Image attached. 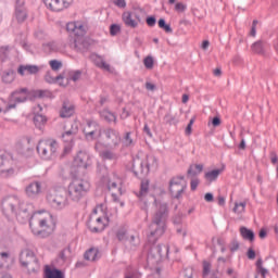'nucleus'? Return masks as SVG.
<instances>
[{
  "mask_svg": "<svg viewBox=\"0 0 278 278\" xmlns=\"http://www.w3.org/2000/svg\"><path fill=\"white\" fill-rule=\"evenodd\" d=\"M154 205L156 211L152 216V223L149 227L150 233L148 235V242L152 244L148 253V262H151V264H157V262L162 261L164 254L168 255V245L155 244V242H157V238L164 236V231H166L168 203L159 202L157 199H154Z\"/></svg>",
  "mask_w": 278,
  "mask_h": 278,
  "instance_id": "nucleus-1",
  "label": "nucleus"
},
{
  "mask_svg": "<svg viewBox=\"0 0 278 278\" xmlns=\"http://www.w3.org/2000/svg\"><path fill=\"white\" fill-rule=\"evenodd\" d=\"M2 212L7 216H23L29 218V212L24 203H21L18 197L10 195L2 200Z\"/></svg>",
  "mask_w": 278,
  "mask_h": 278,
  "instance_id": "nucleus-2",
  "label": "nucleus"
},
{
  "mask_svg": "<svg viewBox=\"0 0 278 278\" xmlns=\"http://www.w3.org/2000/svg\"><path fill=\"white\" fill-rule=\"evenodd\" d=\"M47 203L53 207V210H64L68 205V191L66 189L59 187L52 189L47 194Z\"/></svg>",
  "mask_w": 278,
  "mask_h": 278,
  "instance_id": "nucleus-3",
  "label": "nucleus"
},
{
  "mask_svg": "<svg viewBox=\"0 0 278 278\" xmlns=\"http://www.w3.org/2000/svg\"><path fill=\"white\" fill-rule=\"evenodd\" d=\"M90 190V182L86 179H74L67 190V194L72 201L79 203Z\"/></svg>",
  "mask_w": 278,
  "mask_h": 278,
  "instance_id": "nucleus-4",
  "label": "nucleus"
},
{
  "mask_svg": "<svg viewBox=\"0 0 278 278\" xmlns=\"http://www.w3.org/2000/svg\"><path fill=\"white\" fill-rule=\"evenodd\" d=\"M66 30L70 31V34H74L76 38L74 39L73 47L76 51H84L86 48V43H84V36H86V28L84 25L70 22L66 25Z\"/></svg>",
  "mask_w": 278,
  "mask_h": 278,
  "instance_id": "nucleus-5",
  "label": "nucleus"
},
{
  "mask_svg": "<svg viewBox=\"0 0 278 278\" xmlns=\"http://www.w3.org/2000/svg\"><path fill=\"white\" fill-rule=\"evenodd\" d=\"M20 263L24 268H28V273H38V270H40V263L38 262L36 254L29 249L21 252Z\"/></svg>",
  "mask_w": 278,
  "mask_h": 278,
  "instance_id": "nucleus-6",
  "label": "nucleus"
},
{
  "mask_svg": "<svg viewBox=\"0 0 278 278\" xmlns=\"http://www.w3.org/2000/svg\"><path fill=\"white\" fill-rule=\"evenodd\" d=\"M151 162L155 163V157L148 156L146 159H134L132 160V173L135 177H147L151 170Z\"/></svg>",
  "mask_w": 278,
  "mask_h": 278,
  "instance_id": "nucleus-7",
  "label": "nucleus"
},
{
  "mask_svg": "<svg viewBox=\"0 0 278 278\" xmlns=\"http://www.w3.org/2000/svg\"><path fill=\"white\" fill-rule=\"evenodd\" d=\"M29 94V89L21 88L13 91L9 97V103L3 111V114H8L10 110H15L18 103H25L27 101V96Z\"/></svg>",
  "mask_w": 278,
  "mask_h": 278,
  "instance_id": "nucleus-8",
  "label": "nucleus"
},
{
  "mask_svg": "<svg viewBox=\"0 0 278 278\" xmlns=\"http://www.w3.org/2000/svg\"><path fill=\"white\" fill-rule=\"evenodd\" d=\"M58 151V141L41 140L37 146V152L43 160H51Z\"/></svg>",
  "mask_w": 278,
  "mask_h": 278,
  "instance_id": "nucleus-9",
  "label": "nucleus"
},
{
  "mask_svg": "<svg viewBox=\"0 0 278 278\" xmlns=\"http://www.w3.org/2000/svg\"><path fill=\"white\" fill-rule=\"evenodd\" d=\"M186 177L184 176H176L169 180V192L173 199H181V194L186 192L188 188V184H186Z\"/></svg>",
  "mask_w": 278,
  "mask_h": 278,
  "instance_id": "nucleus-10",
  "label": "nucleus"
},
{
  "mask_svg": "<svg viewBox=\"0 0 278 278\" xmlns=\"http://www.w3.org/2000/svg\"><path fill=\"white\" fill-rule=\"evenodd\" d=\"M38 225L39 227L36 226V224L34 223V217H31L29 222V227L34 236H40L41 238H47L51 236V233L53 232V228L49 226V222L47 219L45 218L39 219Z\"/></svg>",
  "mask_w": 278,
  "mask_h": 278,
  "instance_id": "nucleus-11",
  "label": "nucleus"
},
{
  "mask_svg": "<svg viewBox=\"0 0 278 278\" xmlns=\"http://www.w3.org/2000/svg\"><path fill=\"white\" fill-rule=\"evenodd\" d=\"M102 136L108 147H118L121 144V134L114 128L103 129Z\"/></svg>",
  "mask_w": 278,
  "mask_h": 278,
  "instance_id": "nucleus-12",
  "label": "nucleus"
},
{
  "mask_svg": "<svg viewBox=\"0 0 278 278\" xmlns=\"http://www.w3.org/2000/svg\"><path fill=\"white\" fill-rule=\"evenodd\" d=\"M43 3L51 12H62V10L70 8L73 0H43Z\"/></svg>",
  "mask_w": 278,
  "mask_h": 278,
  "instance_id": "nucleus-13",
  "label": "nucleus"
},
{
  "mask_svg": "<svg viewBox=\"0 0 278 278\" xmlns=\"http://www.w3.org/2000/svg\"><path fill=\"white\" fill-rule=\"evenodd\" d=\"M0 175L4 178L12 177V175H14V168L10 166V160L5 152H0Z\"/></svg>",
  "mask_w": 278,
  "mask_h": 278,
  "instance_id": "nucleus-14",
  "label": "nucleus"
},
{
  "mask_svg": "<svg viewBox=\"0 0 278 278\" xmlns=\"http://www.w3.org/2000/svg\"><path fill=\"white\" fill-rule=\"evenodd\" d=\"M99 131V137H101V130L99 129V124L96 121L87 119L86 126L84 127V134L86 138H90V140H94V134Z\"/></svg>",
  "mask_w": 278,
  "mask_h": 278,
  "instance_id": "nucleus-15",
  "label": "nucleus"
},
{
  "mask_svg": "<svg viewBox=\"0 0 278 278\" xmlns=\"http://www.w3.org/2000/svg\"><path fill=\"white\" fill-rule=\"evenodd\" d=\"M87 227L92 233H101V231L105 229V223H103L102 217L94 219V217L91 216L87 223Z\"/></svg>",
  "mask_w": 278,
  "mask_h": 278,
  "instance_id": "nucleus-16",
  "label": "nucleus"
},
{
  "mask_svg": "<svg viewBox=\"0 0 278 278\" xmlns=\"http://www.w3.org/2000/svg\"><path fill=\"white\" fill-rule=\"evenodd\" d=\"M15 17L20 23L27 21V10L25 9V0H16L15 2Z\"/></svg>",
  "mask_w": 278,
  "mask_h": 278,
  "instance_id": "nucleus-17",
  "label": "nucleus"
},
{
  "mask_svg": "<svg viewBox=\"0 0 278 278\" xmlns=\"http://www.w3.org/2000/svg\"><path fill=\"white\" fill-rule=\"evenodd\" d=\"M40 192H42V185L38 181L30 182L25 188V193L29 199H36Z\"/></svg>",
  "mask_w": 278,
  "mask_h": 278,
  "instance_id": "nucleus-18",
  "label": "nucleus"
},
{
  "mask_svg": "<svg viewBox=\"0 0 278 278\" xmlns=\"http://www.w3.org/2000/svg\"><path fill=\"white\" fill-rule=\"evenodd\" d=\"M75 114V105L68 100L63 102L62 109L60 111L61 118H71Z\"/></svg>",
  "mask_w": 278,
  "mask_h": 278,
  "instance_id": "nucleus-19",
  "label": "nucleus"
},
{
  "mask_svg": "<svg viewBox=\"0 0 278 278\" xmlns=\"http://www.w3.org/2000/svg\"><path fill=\"white\" fill-rule=\"evenodd\" d=\"M266 49H268V43L264 40H257L251 46L252 53L256 55H266Z\"/></svg>",
  "mask_w": 278,
  "mask_h": 278,
  "instance_id": "nucleus-20",
  "label": "nucleus"
},
{
  "mask_svg": "<svg viewBox=\"0 0 278 278\" xmlns=\"http://www.w3.org/2000/svg\"><path fill=\"white\" fill-rule=\"evenodd\" d=\"M78 131H79V127L77 126V124L76 123L72 124V128L62 134L63 142L71 144L75 136H77Z\"/></svg>",
  "mask_w": 278,
  "mask_h": 278,
  "instance_id": "nucleus-21",
  "label": "nucleus"
},
{
  "mask_svg": "<svg viewBox=\"0 0 278 278\" xmlns=\"http://www.w3.org/2000/svg\"><path fill=\"white\" fill-rule=\"evenodd\" d=\"M74 162L79 168H88L90 166V156L86 152H79Z\"/></svg>",
  "mask_w": 278,
  "mask_h": 278,
  "instance_id": "nucleus-22",
  "label": "nucleus"
},
{
  "mask_svg": "<svg viewBox=\"0 0 278 278\" xmlns=\"http://www.w3.org/2000/svg\"><path fill=\"white\" fill-rule=\"evenodd\" d=\"M40 67L38 65H20L17 68V73L22 75V77L27 73V75H36L39 73Z\"/></svg>",
  "mask_w": 278,
  "mask_h": 278,
  "instance_id": "nucleus-23",
  "label": "nucleus"
},
{
  "mask_svg": "<svg viewBox=\"0 0 278 278\" xmlns=\"http://www.w3.org/2000/svg\"><path fill=\"white\" fill-rule=\"evenodd\" d=\"M122 18L126 27H131V29H136V27H138V22L134 20V14L131 12H124Z\"/></svg>",
  "mask_w": 278,
  "mask_h": 278,
  "instance_id": "nucleus-24",
  "label": "nucleus"
},
{
  "mask_svg": "<svg viewBox=\"0 0 278 278\" xmlns=\"http://www.w3.org/2000/svg\"><path fill=\"white\" fill-rule=\"evenodd\" d=\"M46 278H64V273L58 268H51L49 265H46L45 268Z\"/></svg>",
  "mask_w": 278,
  "mask_h": 278,
  "instance_id": "nucleus-25",
  "label": "nucleus"
},
{
  "mask_svg": "<svg viewBox=\"0 0 278 278\" xmlns=\"http://www.w3.org/2000/svg\"><path fill=\"white\" fill-rule=\"evenodd\" d=\"M84 258L87 260V262H97V260H99V249L90 248L85 252Z\"/></svg>",
  "mask_w": 278,
  "mask_h": 278,
  "instance_id": "nucleus-26",
  "label": "nucleus"
},
{
  "mask_svg": "<svg viewBox=\"0 0 278 278\" xmlns=\"http://www.w3.org/2000/svg\"><path fill=\"white\" fill-rule=\"evenodd\" d=\"M240 233L243 240H248L249 242H254L255 241V232L253 230L242 226L240 228Z\"/></svg>",
  "mask_w": 278,
  "mask_h": 278,
  "instance_id": "nucleus-27",
  "label": "nucleus"
},
{
  "mask_svg": "<svg viewBox=\"0 0 278 278\" xmlns=\"http://www.w3.org/2000/svg\"><path fill=\"white\" fill-rule=\"evenodd\" d=\"M16 78V72L14 70H7L2 74V81L3 84H12Z\"/></svg>",
  "mask_w": 278,
  "mask_h": 278,
  "instance_id": "nucleus-28",
  "label": "nucleus"
},
{
  "mask_svg": "<svg viewBox=\"0 0 278 278\" xmlns=\"http://www.w3.org/2000/svg\"><path fill=\"white\" fill-rule=\"evenodd\" d=\"M100 116H101L102 121H105L106 123H116V114H114L108 110L101 111Z\"/></svg>",
  "mask_w": 278,
  "mask_h": 278,
  "instance_id": "nucleus-29",
  "label": "nucleus"
},
{
  "mask_svg": "<svg viewBox=\"0 0 278 278\" xmlns=\"http://www.w3.org/2000/svg\"><path fill=\"white\" fill-rule=\"evenodd\" d=\"M116 238L119 242H123L124 244H127V239L129 236L127 235V228L121 227L116 231Z\"/></svg>",
  "mask_w": 278,
  "mask_h": 278,
  "instance_id": "nucleus-30",
  "label": "nucleus"
},
{
  "mask_svg": "<svg viewBox=\"0 0 278 278\" xmlns=\"http://www.w3.org/2000/svg\"><path fill=\"white\" fill-rule=\"evenodd\" d=\"M147 194H149V180L144 179V180H141L140 191L137 197L139 199H144Z\"/></svg>",
  "mask_w": 278,
  "mask_h": 278,
  "instance_id": "nucleus-31",
  "label": "nucleus"
},
{
  "mask_svg": "<svg viewBox=\"0 0 278 278\" xmlns=\"http://www.w3.org/2000/svg\"><path fill=\"white\" fill-rule=\"evenodd\" d=\"M220 173H223V169H213L211 172L205 173L204 177L207 179V181H216L218 177L220 176Z\"/></svg>",
  "mask_w": 278,
  "mask_h": 278,
  "instance_id": "nucleus-32",
  "label": "nucleus"
},
{
  "mask_svg": "<svg viewBox=\"0 0 278 278\" xmlns=\"http://www.w3.org/2000/svg\"><path fill=\"white\" fill-rule=\"evenodd\" d=\"M100 156L102 157V160H118V154H116L112 150H104L100 152Z\"/></svg>",
  "mask_w": 278,
  "mask_h": 278,
  "instance_id": "nucleus-33",
  "label": "nucleus"
},
{
  "mask_svg": "<svg viewBox=\"0 0 278 278\" xmlns=\"http://www.w3.org/2000/svg\"><path fill=\"white\" fill-rule=\"evenodd\" d=\"M165 125H177V123H179V119L177 118L176 115H173L172 113H166L164 118H163Z\"/></svg>",
  "mask_w": 278,
  "mask_h": 278,
  "instance_id": "nucleus-34",
  "label": "nucleus"
},
{
  "mask_svg": "<svg viewBox=\"0 0 278 278\" xmlns=\"http://www.w3.org/2000/svg\"><path fill=\"white\" fill-rule=\"evenodd\" d=\"M60 79H64V76L62 74H60L56 77H53V75H51V72H47L45 76V80L47 81V84H58Z\"/></svg>",
  "mask_w": 278,
  "mask_h": 278,
  "instance_id": "nucleus-35",
  "label": "nucleus"
},
{
  "mask_svg": "<svg viewBox=\"0 0 278 278\" xmlns=\"http://www.w3.org/2000/svg\"><path fill=\"white\" fill-rule=\"evenodd\" d=\"M262 264H264V261H262V258H258L256 261V271L261 275L262 278H266V275H268V269L264 268Z\"/></svg>",
  "mask_w": 278,
  "mask_h": 278,
  "instance_id": "nucleus-36",
  "label": "nucleus"
},
{
  "mask_svg": "<svg viewBox=\"0 0 278 278\" xmlns=\"http://www.w3.org/2000/svg\"><path fill=\"white\" fill-rule=\"evenodd\" d=\"M96 66L99 68H103L104 71L110 72V64H108L105 61H103V58L101 56H96Z\"/></svg>",
  "mask_w": 278,
  "mask_h": 278,
  "instance_id": "nucleus-37",
  "label": "nucleus"
},
{
  "mask_svg": "<svg viewBox=\"0 0 278 278\" xmlns=\"http://www.w3.org/2000/svg\"><path fill=\"white\" fill-rule=\"evenodd\" d=\"M71 257V248H65L59 253V260L64 263Z\"/></svg>",
  "mask_w": 278,
  "mask_h": 278,
  "instance_id": "nucleus-38",
  "label": "nucleus"
},
{
  "mask_svg": "<svg viewBox=\"0 0 278 278\" xmlns=\"http://www.w3.org/2000/svg\"><path fill=\"white\" fill-rule=\"evenodd\" d=\"M247 208V202H236L232 212L235 214H243L244 210Z\"/></svg>",
  "mask_w": 278,
  "mask_h": 278,
  "instance_id": "nucleus-39",
  "label": "nucleus"
},
{
  "mask_svg": "<svg viewBox=\"0 0 278 278\" xmlns=\"http://www.w3.org/2000/svg\"><path fill=\"white\" fill-rule=\"evenodd\" d=\"M159 27L161 29H164V31H166V34H173V28L170 27L169 24H166V20H164V18L159 20Z\"/></svg>",
  "mask_w": 278,
  "mask_h": 278,
  "instance_id": "nucleus-40",
  "label": "nucleus"
},
{
  "mask_svg": "<svg viewBox=\"0 0 278 278\" xmlns=\"http://www.w3.org/2000/svg\"><path fill=\"white\" fill-rule=\"evenodd\" d=\"M34 123L36 127H41V125H45V123H47V117L42 114H36L34 117Z\"/></svg>",
  "mask_w": 278,
  "mask_h": 278,
  "instance_id": "nucleus-41",
  "label": "nucleus"
},
{
  "mask_svg": "<svg viewBox=\"0 0 278 278\" xmlns=\"http://www.w3.org/2000/svg\"><path fill=\"white\" fill-rule=\"evenodd\" d=\"M10 58V47H1L0 48V62H5V60Z\"/></svg>",
  "mask_w": 278,
  "mask_h": 278,
  "instance_id": "nucleus-42",
  "label": "nucleus"
},
{
  "mask_svg": "<svg viewBox=\"0 0 278 278\" xmlns=\"http://www.w3.org/2000/svg\"><path fill=\"white\" fill-rule=\"evenodd\" d=\"M125 244H129V247H139L140 245V238L131 235V236L128 237L127 243H125Z\"/></svg>",
  "mask_w": 278,
  "mask_h": 278,
  "instance_id": "nucleus-43",
  "label": "nucleus"
},
{
  "mask_svg": "<svg viewBox=\"0 0 278 278\" xmlns=\"http://www.w3.org/2000/svg\"><path fill=\"white\" fill-rule=\"evenodd\" d=\"M154 64H155V61L153 60V56L148 55L143 59V65L146 68H148V71H151Z\"/></svg>",
  "mask_w": 278,
  "mask_h": 278,
  "instance_id": "nucleus-44",
  "label": "nucleus"
},
{
  "mask_svg": "<svg viewBox=\"0 0 278 278\" xmlns=\"http://www.w3.org/2000/svg\"><path fill=\"white\" fill-rule=\"evenodd\" d=\"M34 97L37 99H45L51 97V91L49 90H36Z\"/></svg>",
  "mask_w": 278,
  "mask_h": 278,
  "instance_id": "nucleus-45",
  "label": "nucleus"
},
{
  "mask_svg": "<svg viewBox=\"0 0 278 278\" xmlns=\"http://www.w3.org/2000/svg\"><path fill=\"white\" fill-rule=\"evenodd\" d=\"M17 151L18 153H21L22 155H27L28 153H30L31 148L28 146H25L23 143H18L17 146Z\"/></svg>",
  "mask_w": 278,
  "mask_h": 278,
  "instance_id": "nucleus-46",
  "label": "nucleus"
},
{
  "mask_svg": "<svg viewBox=\"0 0 278 278\" xmlns=\"http://www.w3.org/2000/svg\"><path fill=\"white\" fill-rule=\"evenodd\" d=\"M110 34L111 36H118L121 34V25L112 24L110 26Z\"/></svg>",
  "mask_w": 278,
  "mask_h": 278,
  "instance_id": "nucleus-47",
  "label": "nucleus"
},
{
  "mask_svg": "<svg viewBox=\"0 0 278 278\" xmlns=\"http://www.w3.org/2000/svg\"><path fill=\"white\" fill-rule=\"evenodd\" d=\"M210 270H212V264L207 261L203 262V277H207L210 275Z\"/></svg>",
  "mask_w": 278,
  "mask_h": 278,
  "instance_id": "nucleus-48",
  "label": "nucleus"
},
{
  "mask_svg": "<svg viewBox=\"0 0 278 278\" xmlns=\"http://www.w3.org/2000/svg\"><path fill=\"white\" fill-rule=\"evenodd\" d=\"M124 144L126 147H131L134 144V139H131V132H126L124 136Z\"/></svg>",
  "mask_w": 278,
  "mask_h": 278,
  "instance_id": "nucleus-49",
  "label": "nucleus"
},
{
  "mask_svg": "<svg viewBox=\"0 0 278 278\" xmlns=\"http://www.w3.org/2000/svg\"><path fill=\"white\" fill-rule=\"evenodd\" d=\"M50 66H51L52 71H60V68H62V62H60L58 60H52V61H50Z\"/></svg>",
  "mask_w": 278,
  "mask_h": 278,
  "instance_id": "nucleus-50",
  "label": "nucleus"
},
{
  "mask_svg": "<svg viewBox=\"0 0 278 278\" xmlns=\"http://www.w3.org/2000/svg\"><path fill=\"white\" fill-rule=\"evenodd\" d=\"M238 249H240V242H238V240L233 239L230 243L231 253H236V251H238Z\"/></svg>",
  "mask_w": 278,
  "mask_h": 278,
  "instance_id": "nucleus-51",
  "label": "nucleus"
},
{
  "mask_svg": "<svg viewBox=\"0 0 278 278\" xmlns=\"http://www.w3.org/2000/svg\"><path fill=\"white\" fill-rule=\"evenodd\" d=\"M182 218H184V214H182V213H177V214L173 217V223H174V225H181Z\"/></svg>",
  "mask_w": 278,
  "mask_h": 278,
  "instance_id": "nucleus-52",
  "label": "nucleus"
},
{
  "mask_svg": "<svg viewBox=\"0 0 278 278\" xmlns=\"http://www.w3.org/2000/svg\"><path fill=\"white\" fill-rule=\"evenodd\" d=\"M71 79L72 81H79V79H81V71L78 70L72 73Z\"/></svg>",
  "mask_w": 278,
  "mask_h": 278,
  "instance_id": "nucleus-53",
  "label": "nucleus"
},
{
  "mask_svg": "<svg viewBox=\"0 0 278 278\" xmlns=\"http://www.w3.org/2000/svg\"><path fill=\"white\" fill-rule=\"evenodd\" d=\"M146 23L149 27H155V23H157V20L155 18V16H148Z\"/></svg>",
  "mask_w": 278,
  "mask_h": 278,
  "instance_id": "nucleus-54",
  "label": "nucleus"
},
{
  "mask_svg": "<svg viewBox=\"0 0 278 278\" xmlns=\"http://www.w3.org/2000/svg\"><path fill=\"white\" fill-rule=\"evenodd\" d=\"M187 175L188 177H197V175H199V173L194 168V165H190L189 169L187 170Z\"/></svg>",
  "mask_w": 278,
  "mask_h": 278,
  "instance_id": "nucleus-55",
  "label": "nucleus"
},
{
  "mask_svg": "<svg viewBox=\"0 0 278 278\" xmlns=\"http://www.w3.org/2000/svg\"><path fill=\"white\" fill-rule=\"evenodd\" d=\"M192 125H194V118H191L189 124L186 127L185 134L187 136H190V134H192Z\"/></svg>",
  "mask_w": 278,
  "mask_h": 278,
  "instance_id": "nucleus-56",
  "label": "nucleus"
},
{
  "mask_svg": "<svg viewBox=\"0 0 278 278\" xmlns=\"http://www.w3.org/2000/svg\"><path fill=\"white\" fill-rule=\"evenodd\" d=\"M146 89L149 90L150 92H155V90H157V87L155 86V84L147 81Z\"/></svg>",
  "mask_w": 278,
  "mask_h": 278,
  "instance_id": "nucleus-57",
  "label": "nucleus"
},
{
  "mask_svg": "<svg viewBox=\"0 0 278 278\" xmlns=\"http://www.w3.org/2000/svg\"><path fill=\"white\" fill-rule=\"evenodd\" d=\"M175 10L176 12H186V4L178 2L175 5Z\"/></svg>",
  "mask_w": 278,
  "mask_h": 278,
  "instance_id": "nucleus-58",
  "label": "nucleus"
},
{
  "mask_svg": "<svg viewBox=\"0 0 278 278\" xmlns=\"http://www.w3.org/2000/svg\"><path fill=\"white\" fill-rule=\"evenodd\" d=\"M269 157H270L271 164H277V162H278L277 152L271 151V152L269 153Z\"/></svg>",
  "mask_w": 278,
  "mask_h": 278,
  "instance_id": "nucleus-59",
  "label": "nucleus"
},
{
  "mask_svg": "<svg viewBox=\"0 0 278 278\" xmlns=\"http://www.w3.org/2000/svg\"><path fill=\"white\" fill-rule=\"evenodd\" d=\"M190 185H191V190L192 191L197 190V188L199 187V178L191 179Z\"/></svg>",
  "mask_w": 278,
  "mask_h": 278,
  "instance_id": "nucleus-60",
  "label": "nucleus"
},
{
  "mask_svg": "<svg viewBox=\"0 0 278 278\" xmlns=\"http://www.w3.org/2000/svg\"><path fill=\"white\" fill-rule=\"evenodd\" d=\"M115 5L117 8H127V2L125 0H115Z\"/></svg>",
  "mask_w": 278,
  "mask_h": 278,
  "instance_id": "nucleus-61",
  "label": "nucleus"
},
{
  "mask_svg": "<svg viewBox=\"0 0 278 278\" xmlns=\"http://www.w3.org/2000/svg\"><path fill=\"white\" fill-rule=\"evenodd\" d=\"M247 255H248V260H255V251L253 249L250 248L248 250Z\"/></svg>",
  "mask_w": 278,
  "mask_h": 278,
  "instance_id": "nucleus-62",
  "label": "nucleus"
},
{
  "mask_svg": "<svg viewBox=\"0 0 278 278\" xmlns=\"http://www.w3.org/2000/svg\"><path fill=\"white\" fill-rule=\"evenodd\" d=\"M212 125H213V127H218V126H220V117L215 116V117L212 119Z\"/></svg>",
  "mask_w": 278,
  "mask_h": 278,
  "instance_id": "nucleus-63",
  "label": "nucleus"
},
{
  "mask_svg": "<svg viewBox=\"0 0 278 278\" xmlns=\"http://www.w3.org/2000/svg\"><path fill=\"white\" fill-rule=\"evenodd\" d=\"M204 200L207 202V203H212V201H214V194L212 193H205L204 195Z\"/></svg>",
  "mask_w": 278,
  "mask_h": 278,
  "instance_id": "nucleus-64",
  "label": "nucleus"
}]
</instances>
